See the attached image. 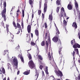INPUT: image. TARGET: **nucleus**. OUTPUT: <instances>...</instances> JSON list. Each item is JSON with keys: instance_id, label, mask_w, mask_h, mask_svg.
Listing matches in <instances>:
<instances>
[{"instance_id": "nucleus-41", "label": "nucleus", "mask_w": 80, "mask_h": 80, "mask_svg": "<svg viewBox=\"0 0 80 80\" xmlns=\"http://www.w3.org/2000/svg\"><path fill=\"white\" fill-rule=\"evenodd\" d=\"M41 13H42V10H38V15H40V14H41Z\"/></svg>"}, {"instance_id": "nucleus-39", "label": "nucleus", "mask_w": 80, "mask_h": 80, "mask_svg": "<svg viewBox=\"0 0 80 80\" xmlns=\"http://www.w3.org/2000/svg\"><path fill=\"white\" fill-rule=\"evenodd\" d=\"M44 25L45 28H47V27H48V26H47V23L46 22L44 24Z\"/></svg>"}, {"instance_id": "nucleus-20", "label": "nucleus", "mask_w": 80, "mask_h": 80, "mask_svg": "<svg viewBox=\"0 0 80 80\" xmlns=\"http://www.w3.org/2000/svg\"><path fill=\"white\" fill-rule=\"evenodd\" d=\"M38 58L40 60H41L42 61L43 60V58L42 57V56L40 55H38Z\"/></svg>"}, {"instance_id": "nucleus-60", "label": "nucleus", "mask_w": 80, "mask_h": 80, "mask_svg": "<svg viewBox=\"0 0 80 80\" xmlns=\"http://www.w3.org/2000/svg\"><path fill=\"white\" fill-rule=\"evenodd\" d=\"M37 50H38V51L39 52V48L38 47H37Z\"/></svg>"}, {"instance_id": "nucleus-36", "label": "nucleus", "mask_w": 80, "mask_h": 80, "mask_svg": "<svg viewBox=\"0 0 80 80\" xmlns=\"http://www.w3.org/2000/svg\"><path fill=\"white\" fill-rule=\"evenodd\" d=\"M12 24L15 28H17V25H16V23H15V22L13 21L12 22Z\"/></svg>"}, {"instance_id": "nucleus-21", "label": "nucleus", "mask_w": 80, "mask_h": 80, "mask_svg": "<svg viewBox=\"0 0 80 80\" xmlns=\"http://www.w3.org/2000/svg\"><path fill=\"white\" fill-rule=\"evenodd\" d=\"M8 51L4 50V52L3 53V55H5V54H8Z\"/></svg>"}, {"instance_id": "nucleus-42", "label": "nucleus", "mask_w": 80, "mask_h": 80, "mask_svg": "<svg viewBox=\"0 0 80 80\" xmlns=\"http://www.w3.org/2000/svg\"><path fill=\"white\" fill-rule=\"evenodd\" d=\"M31 44L32 46H34V45H35V42H31Z\"/></svg>"}, {"instance_id": "nucleus-26", "label": "nucleus", "mask_w": 80, "mask_h": 80, "mask_svg": "<svg viewBox=\"0 0 80 80\" xmlns=\"http://www.w3.org/2000/svg\"><path fill=\"white\" fill-rule=\"evenodd\" d=\"M75 7L76 8L77 10L78 8V3L77 2H76L75 3Z\"/></svg>"}, {"instance_id": "nucleus-19", "label": "nucleus", "mask_w": 80, "mask_h": 80, "mask_svg": "<svg viewBox=\"0 0 80 80\" xmlns=\"http://www.w3.org/2000/svg\"><path fill=\"white\" fill-rule=\"evenodd\" d=\"M62 47H60L59 50H58V52L59 55H60L61 54H62Z\"/></svg>"}, {"instance_id": "nucleus-50", "label": "nucleus", "mask_w": 80, "mask_h": 80, "mask_svg": "<svg viewBox=\"0 0 80 80\" xmlns=\"http://www.w3.org/2000/svg\"><path fill=\"white\" fill-rule=\"evenodd\" d=\"M77 79L78 80H80V76H78L77 78Z\"/></svg>"}, {"instance_id": "nucleus-23", "label": "nucleus", "mask_w": 80, "mask_h": 80, "mask_svg": "<svg viewBox=\"0 0 80 80\" xmlns=\"http://www.w3.org/2000/svg\"><path fill=\"white\" fill-rule=\"evenodd\" d=\"M48 58L50 60H52V57H51V55L50 54V53L49 52L48 54Z\"/></svg>"}, {"instance_id": "nucleus-40", "label": "nucleus", "mask_w": 80, "mask_h": 80, "mask_svg": "<svg viewBox=\"0 0 80 80\" xmlns=\"http://www.w3.org/2000/svg\"><path fill=\"white\" fill-rule=\"evenodd\" d=\"M39 62L40 63V64H41L42 65H43V66H45V63L44 62H42L41 61H39Z\"/></svg>"}, {"instance_id": "nucleus-1", "label": "nucleus", "mask_w": 80, "mask_h": 80, "mask_svg": "<svg viewBox=\"0 0 80 80\" xmlns=\"http://www.w3.org/2000/svg\"><path fill=\"white\" fill-rule=\"evenodd\" d=\"M7 7V3H6V1H5V2L3 3V10L1 12V15L2 17L4 18V20L5 22L7 20V18H6V7Z\"/></svg>"}, {"instance_id": "nucleus-18", "label": "nucleus", "mask_w": 80, "mask_h": 80, "mask_svg": "<svg viewBox=\"0 0 80 80\" xmlns=\"http://www.w3.org/2000/svg\"><path fill=\"white\" fill-rule=\"evenodd\" d=\"M45 70L46 73L47 75H48L49 73H48V67H47V66L46 67Z\"/></svg>"}, {"instance_id": "nucleus-7", "label": "nucleus", "mask_w": 80, "mask_h": 80, "mask_svg": "<svg viewBox=\"0 0 80 80\" xmlns=\"http://www.w3.org/2000/svg\"><path fill=\"white\" fill-rule=\"evenodd\" d=\"M13 63H14V65L16 67L18 65V60L16 58H14L13 60Z\"/></svg>"}, {"instance_id": "nucleus-17", "label": "nucleus", "mask_w": 80, "mask_h": 80, "mask_svg": "<svg viewBox=\"0 0 80 80\" xmlns=\"http://www.w3.org/2000/svg\"><path fill=\"white\" fill-rule=\"evenodd\" d=\"M35 34L36 36H38L39 32H38V31L37 29H36L35 30Z\"/></svg>"}, {"instance_id": "nucleus-63", "label": "nucleus", "mask_w": 80, "mask_h": 80, "mask_svg": "<svg viewBox=\"0 0 80 80\" xmlns=\"http://www.w3.org/2000/svg\"><path fill=\"white\" fill-rule=\"evenodd\" d=\"M78 62L80 63V59H79V60H78Z\"/></svg>"}, {"instance_id": "nucleus-64", "label": "nucleus", "mask_w": 80, "mask_h": 80, "mask_svg": "<svg viewBox=\"0 0 80 80\" xmlns=\"http://www.w3.org/2000/svg\"><path fill=\"white\" fill-rule=\"evenodd\" d=\"M3 80H6V77H5Z\"/></svg>"}, {"instance_id": "nucleus-55", "label": "nucleus", "mask_w": 80, "mask_h": 80, "mask_svg": "<svg viewBox=\"0 0 80 80\" xmlns=\"http://www.w3.org/2000/svg\"><path fill=\"white\" fill-rule=\"evenodd\" d=\"M20 30H18V32L16 33V34H18L20 33Z\"/></svg>"}, {"instance_id": "nucleus-10", "label": "nucleus", "mask_w": 80, "mask_h": 80, "mask_svg": "<svg viewBox=\"0 0 80 80\" xmlns=\"http://www.w3.org/2000/svg\"><path fill=\"white\" fill-rule=\"evenodd\" d=\"M31 26L30 25H28L27 28V30H28V33H30V32H31Z\"/></svg>"}, {"instance_id": "nucleus-33", "label": "nucleus", "mask_w": 80, "mask_h": 80, "mask_svg": "<svg viewBox=\"0 0 80 80\" xmlns=\"http://www.w3.org/2000/svg\"><path fill=\"white\" fill-rule=\"evenodd\" d=\"M7 65H8V70L9 69H9H11V65H10V63H8V64H7Z\"/></svg>"}, {"instance_id": "nucleus-31", "label": "nucleus", "mask_w": 80, "mask_h": 80, "mask_svg": "<svg viewBox=\"0 0 80 80\" xmlns=\"http://www.w3.org/2000/svg\"><path fill=\"white\" fill-rule=\"evenodd\" d=\"M22 18H23L24 17V16L25 15V11L23 10V9H22Z\"/></svg>"}, {"instance_id": "nucleus-46", "label": "nucleus", "mask_w": 80, "mask_h": 80, "mask_svg": "<svg viewBox=\"0 0 80 80\" xmlns=\"http://www.w3.org/2000/svg\"><path fill=\"white\" fill-rule=\"evenodd\" d=\"M11 37L12 38V39H13V37H14V35H13V34H11Z\"/></svg>"}, {"instance_id": "nucleus-34", "label": "nucleus", "mask_w": 80, "mask_h": 80, "mask_svg": "<svg viewBox=\"0 0 80 80\" xmlns=\"http://www.w3.org/2000/svg\"><path fill=\"white\" fill-rule=\"evenodd\" d=\"M28 58L29 60H31V59L32 58V55H31V54H28Z\"/></svg>"}, {"instance_id": "nucleus-35", "label": "nucleus", "mask_w": 80, "mask_h": 80, "mask_svg": "<svg viewBox=\"0 0 80 80\" xmlns=\"http://www.w3.org/2000/svg\"><path fill=\"white\" fill-rule=\"evenodd\" d=\"M61 13H63V12H65V10H64V8L63 7H62L61 9Z\"/></svg>"}, {"instance_id": "nucleus-61", "label": "nucleus", "mask_w": 80, "mask_h": 80, "mask_svg": "<svg viewBox=\"0 0 80 80\" xmlns=\"http://www.w3.org/2000/svg\"><path fill=\"white\" fill-rule=\"evenodd\" d=\"M33 33H31V37H32V38H33Z\"/></svg>"}, {"instance_id": "nucleus-56", "label": "nucleus", "mask_w": 80, "mask_h": 80, "mask_svg": "<svg viewBox=\"0 0 80 80\" xmlns=\"http://www.w3.org/2000/svg\"><path fill=\"white\" fill-rule=\"evenodd\" d=\"M34 16V14H33V13L32 14V18H33V17Z\"/></svg>"}, {"instance_id": "nucleus-43", "label": "nucleus", "mask_w": 80, "mask_h": 80, "mask_svg": "<svg viewBox=\"0 0 80 80\" xmlns=\"http://www.w3.org/2000/svg\"><path fill=\"white\" fill-rule=\"evenodd\" d=\"M20 58L21 60V62H23V63L24 62V60H23V57H21Z\"/></svg>"}, {"instance_id": "nucleus-16", "label": "nucleus", "mask_w": 80, "mask_h": 80, "mask_svg": "<svg viewBox=\"0 0 80 80\" xmlns=\"http://www.w3.org/2000/svg\"><path fill=\"white\" fill-rule=\"evenodd\" d=\"M72 8H73V7H72V5H70V4L68 5V10H72Z\"/></svg>"}, {"instance_id": "nucleus-54", "label": "nucleus", "mask_w": 80, "mask_h": 80, "mask_svg": "<svg viewBox=\"0 0 80 80\" xmlns=\"http://www.w3.org/2000/svg\"><path fill=\"white\" fill-rule=\"evenodd\" d=\"M18 16H19V14L18 13H16V17L18 18Z\"/></svg>"}, {"instance_id": "nucleus-27", "label": "nucleus", "mask_w": 80, "mask_h": 80, "mask_svg": "<svg viewBox=\"0 0 80 80\" xmlns=\"http://www.w3.org/2000/svg\"><path fill=\"white\" fill-rule=\"evenodd\" d=\"M59 17L61 18V19H62V17H63V13L61 12L59 15Z\"/></svg>"}, {"instance_id": "nucleus-53", "label": "nucleus", "mask_w": 80, "mask_h": 80, "mask_svg": "<svg viewBox=\"0 0 80 80\" xmlns=\"http://www.w3.org/2000/svg\"><path fill=\"white\" fill-rule=\"evenodd\" d=\"M7 33H8V32H10L9 31L8 28H7Z\"/></svg>"}, {"instance_id": "nucleus-28", "label": "nucleus", "mask_w": 80, "mask_h": 80, "mask_svg": "<svg viewBox=\"0 0 80 80\" xmlns=\"http://www.w3.org/2000/svg\"><path fill=\"white\" fill-rule=\"evenodd\" d=\"M73 43H75V39H73V40H71V43L72 45H73Z\"/></svg>"}, {"instance_id": "nucleus-45", "label": "nucleus", "mask_w": 80, "mask_h": 80, "mask_svg": "<svg viewBox=\"0 0 80 80\" xmlns=\"http://www.w3.org/2000/svg\"><path fill=\"white\" fill-rule=\"evenodd\" d=\"M62 43L61 42V41H60V40H59L58 41V45H61Z\"/></svg>"}, {"instance_id": "nucleus-24", "label": "nucleus", "mask_w": 80, "mask_h": 80, "mask_svg": "<svg viewBox=\"0 0 80 80\" xmlns=\"http://www.w3.org/2000/svg\"><path fill=\"white\" fill-rule=\"evenodd\" d=\"M63 23L65 26H67V22L66 21V20H65V18H64V20L63 21Z\"/></svg>"}, {"instance_id": "nucleus-48", "label": "nucleus", "mask_w": 80, "mask_h": 80, "mask_svg": "<svg viewBox=\"0 0 80 80\" xmlns=\"http://www.w3.org/2000/svg\"><path fill=\"white\" fill-rule=\"evenodd\" d=\"M73 60L74 62V63H75V56H73Z\"/></svg>"}, {"instance_id": "nucleus-57", "label": "nucleus", "mask_w": 80, "mask_h": 80, "mask_svg": "<svg viewBox=\"0 0 80 80\" xmlns=\"http://www.w3.org/2000/svg\"><path fill=\"white\" fill-rule=\"evenodd\" d=\"M19 73H20V71H18L17 72V75H19Z\"/></svg>"}, {"instance_id": "nucleus-37", "label": "nucleus", "mask_w": 80, "mask_h": 80, "mask_svg": "<svg viewBox=\"0 0 80 80\" xmlns=\"http://www.w3.org/2000/svg\"><path fill=\"white\" fill-rule=\"evenodd\" d=\"M59 10H60V7H57L56 9L57 13H58L59 12Z\"/></svg>"}, {"instance_id": "nucleus-15", "label": "nucleus", "mask_w": 80, "mask_h": 80, "mask_svg": "<svg viewBox=\"0 0 80 80\" xmlns=\"http://www.w3.org/2000/svg\"><path fill=\"white\" fill-rule=\"evenodd\" d=\"M72 26L73 27H74L75 28H77V23H76V22H74L73 23Z\"/></svg>"}, {"instance_id": "nucleus-9", "label": "nucleus", "mask_w": 80, "mask_h": 80, "mask_svg": "<svg viewBox=\"0 0 80 80\" xmlns=\"http://www.w3.org/2000/svg\"><path fill=\"white\" fill-rule=\"evenodd\" d=\"M52 13H53V11L52 10L51 14H50L49 16V20L52 22L53 20V16H52Z\"/></svg>"}, {"instance_id": "nucleus-11", "label": "nucleus", "mask_w": 80, "mask_h": 80, "mask_svg": "<svg viewBox=\"0 0 80 80\" xmlns=\"http://www.w3.org/2000/svg\"><path fill=\"white\" fill-rule=\"evenodd\" d=\"M0 71L1 72L0 74H2V72L3 74L5 73V71L3 68H2L1 69H0Z\"/></svg>"}, {"instance_id": "nucleus-2", "label": "nucleus", "mask_w": 80, "mask_h": 80, "mask_svg": "<svg viewBox=\"0 0 80 80\" xmlns=\"http://www.w3.org/2000/svg\"><path fill=\"white\" fill-rule=\"evenodd\" d=\"M47 35H48V36ZM47 37L48 38V40L49 41L48 42L47 41H46L45 42V44L46 45V49H48V43H49L50 44V43H51V40L50 39V37L49 36V34L48 33V32H47L46 33L45 35V39H47Z\"/></svg>"}, {"instance_id": "nucleus-52", "label": "nucleus", "mask_w": 80, "mask_h": 80, "mask_svg": "<svg viewBox=\"0 0 80 80\" xmlns=\"http://www.w3.org/2000/svg\"><path fill=\"white\" fill-rule=\"evenodd\" d=\"M42 18H43V19H44V18H45V15H44V14L42 13Z\"/></svg>"}, {"instance_id": "nucleus-12", "label": "nucleus", "mask_w": 80, "mask_h": 80, "mask_svg": "<svg viewBox=\"0 0 80 80\" xmlns=\"http://www.w3.org/2000/svg\"><path fill=\"white\" fill-rule=\"evenodd\" d=\"M47 4L46 3H45L44 4V12H47Z\"/></svg>"}, {"instance_id": "nucleus-5", "label": "nucleus", "mask_w": 80, "mask_h": 80, "mask_svg": "<svg viewBox=\"0 0 80 80\" xmlns=\"http://www.w3.org/2000/svg\"><path fill=\"white\" fill-rule=\"evenodd\" d=\"M54 72L55 73L56 75L58 76V77H62L63 76V74L62 72H61V71L58 70V71H57V70H55L54 71Z\"/></svg>"}, {"instance_id": "nucleus-3", "label": "nucleus", "mask_w": 80, "mask_h": 80, "mask_svg": "<svg viewBox=\"0 0 80 80\" xmlns=\"http://www.w3.org/2000/svg\"><path fill=\"white\" fill-rule=\"evenodd\" d=\"M60 32H59V30H58V28H56V36L53 38L52 39V41L55 42V43H56L58 42V34H60Z\"/></svg>"}, {"instance_id": "nucleus-14", "label": "nucleus", "mask_w": 80, "mask_h": 80, "mask_svg": "<svg viewBox=\"0 0 80 80\" xmlns=\"http://www.w3.org/2000/svg\"><path fill=\"white\" fill-rule=\"evenodd\" d=\"M17 26L16 28H15V29H17V28H19V30H22V28H21V26L18 23H17Z\"/></svg>"}, {"instance_id": "nucleus-30", "label": "nucleus", "mask_w": 80, "mask_h": 80, "mask_svg": "<svg viewBox=\"0 0 80 80\" xmlns=\"http://www.w3.org/2000/svg\"><path fill=\"white\" fill-rule=\"evenodd\" d=\"M29 2L30 5L33 4V1H32V0H29Z\"/></svg>"}, {"instance_id": "nucleus-29", "label": "nucleus", "mask_w": 80, "mask_h": 80, "mask_svg": "<svg viewBox=\"0 0 80 80\" xmlns=\"http://www.w3.org/2000/svg\"><path fill=\"white\" fill-rule=\"evenodd\" d=\"M20 46H18L15 49V51H19V48Z\"/></svg>"}, {"instance_id": "nucleus-47", "label": "nucleus", "mask_w": 80, "mask_h": 80, "mask_svg": "<svg viewBox=\"0 0 80 80\" xmlns=\"http://www.w3.org/2000/svg\"><path fill=\"white\" fill-rule=\"evenodd\" d=\"M1 25L2 26V27H4V23H3V22H1Z\"/></svg>"}, {"instance_id": "nucleus-51", "label": "nucleus", "mask_w": 80, "mask_h": 80, "mask_svg": "<svg viewBox=\"0 0 80 80\" xmlns=\"http://www.w3.org/2000/svg\"><path fill=\"white\" fill-rule=\"evenodd\" d=\"M18 57L20 58H21V57H22V55H21L19 54L18 55Z\"/></svg>"}, {"instance_id": "nucleus-38", "label": "nucleus", "mask_w": 80, "mask_h": 80, "mask_svg": "<svg viewBox=\"0 0 80 80\" xmlns=\"http://www.w3.org/2000/svg\"><path fill=\"white\" fill-rule=\"evenodd\" d=\"M39 75V74L37 72L36 73L35 76L36 77H37L36 80H37V79L38 78V76Z\"/></svg>"}, {"instance_id": "nucleus-49", "label": "nucleus", "mask_w": 80, "mask_h": 80, "mask_svg": "<svg viewBox=\"0 0 80 80\" xmlns=\"http://www.w3.org/2000/svg\"><path fill=\"white\" fill-rule=\"evenodd\" d=\"M64 17H67V14H66V13H65V12H64Z\"/></svg>"}, {"instance_id": "nucleus-8", "label": "nucleus", "mask_w": 80, "mask_h": 80, "mask_svg": "<svg viewBox=\"0 0 80 80\" xmlns=\"http://www.w3.org/2000/svg\"><path fill=\"white\" fill-rule=\"evenodd\" d=\"M73 47L75 49V48H80V44H78V43H75L73 45Z\"/></svg>"}, {"instance_id": "nucleus-44", "label": "nucleus", "mask_w": 80, "mask_h": 80, "mask_svg": "<svg viewBox=\"0 0 80 80\" xmlns=\"http://www.w3.org/2000/svg\"><path fill=\"white\" fill-rule=\"evenodd\" d=\"M43 68V66L42 65H41L39 66V68L40 70H42Z\"/></svg>"}, {"instance_id": "nucleus-22", "label": "nucleus", "mask_w": 80, "mask_h": 80, "mask_svg": "<svg viewBox=\"0 0 80 80\" xmlns=\"http://www.w3.org/2000/svg\"><path fill=\"white\" fill-rule=\"evenodd\" d=\"M41 46H44L45 45V41H43L41 43Z\"/></svg>"}, {"instance_id": "nucleus-4", "label": "nucleus", "mask_w": 80, "mask_h": 80, "mask_svg": "<svg viewBox=\"0 0 80 80\" xmlns=\"http://www.w3.org/2000/svg\"><path fill=\"white\" fill-rule=\"evenodd\" d=\"M28 65L29 67L32 69V68H34L35 67V64H34V63L32 60H30L29 61Z\"/></svg>"}, {"instance_id": "nucleus-32", "label": "nucleus", "mask_w": 80, "mask_h": 80, "mask_svg": "<svg viewBox=\"0 0 80 80\" xmlns=\"http://www.w3.org/2000/svg\"><path fill=\"white\" fill-rule=\"evenodd\" d=\"M9 42H11V43L12 44V45H14V42H13V41L12 40L10 39L9 40Z\"/></svg>"}, {"instance_id": "nucleus-58", "label": "nucleus", "mask_w": 80, "mask_h": 80, "mask_svg": "<svg viewBox=\"0 0 80 80\" xmlns=\"http://www.w3.org/2000/svg\"><path fill=\"white\" fill-rule=\"evenodd\" d=\"M29 18V16H28V19H27V23H28V18Z\"/></svg>"}, {"instance_id": "nucleus-59", "label": "nucleus", "mask_w": 80, "mask_h": 80, "mask_svg": "<svg viewBox=\"0 0 80 80\" xmlns=\"http://www.w3.org/2000/svg\"><path fill=\"white\" fill-rule=\"evenodd\" d=\"M22 27H23V22H22Z\"/></svg>"}, {"instance_id": "nucleus-13", "label": "nucleus", "mask_w": 80, "mask_h": 80, "mask_svg": "<svg viewBox=\"0 0 80 80\" xmlns=\"http://www.w3.org/2000/svg\"><path fill=\"white\" fill-rule=\"evenodd\" d=\"M28 71H25L23 72V74L26 75H28L30 73V70H28Z\"/></svg>"}, {"instance_id": "nucleus-62", "label": "nucleus", "mask_w": 80, "mask_h": 80, "mask_svg": "<svg viewBox=\"0 0 80 80\" xmlns=\"http://www.w3.org/2000/svg\"><path fill=\"white\" fill-rule=\"evenodd\" d=\"M42 74L43 75H45V74H44V72H43V71H42Z\"/></svg>"}, {"instance_id": "nucleus-25", "label": "nucleus", "mask_w": 80, "mask_h": 80, "mask_svg": "<svg viewBox=\"0 0 80 80\" xmlns=\"http://www.w3.org/2000/svg\"><path fill=\"white\" fill-rule=\"evenodd\" d=\"M56 4L57 5H60V1L57 0L56 2Z\"/></svg>"}, {"instance_id": "nucleus-6", "label": "nucleus", "mask_w": 80, "mask_h": 80, "mask_svg": "<svg viewBox=\"0 0 80 80\" xmlns=\"http://www.w3.org/2000/svg\"><path fill=\"white\" fill-rule=\"evenodd\" d=\"M75 52H76V53H75ZM75 54H76L77 55H79V53L78 52V48L74 49V51H73L71 53V54L72 55L73 57L75 56Z\"/></svg>"}]
</instances>
